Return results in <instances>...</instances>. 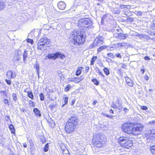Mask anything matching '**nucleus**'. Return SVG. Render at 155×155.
I'll return each instance as SVG.
<instances>
[{
	"instance_id": "f257e3e1",
	"label": "nucleus",
	"mask_w": 155,
	"mask_h": 155,
	"mask_svg": "<svg viewBox=\"0 0 155 155\" xmlns=\"http://www.w3.org/2000/svg\"><path fill=\"white\" fill-rule=\"evenodd\" d=\"M71 36L72 38L71 42V45L75 48H78L81 44H83L85 42L84 35V32L83 31H78L74 34L72 32Z\"/></svg>"
},
{
	"instance_id": "f03ea898",
	"label": "nucleus",
	"mask_w": 155,
	"mask_h": 155,
	"mask_svg": "<svg viewBox=\"0 0 155 155\" xmlns=\"http://www.w3.org/2000/svg\"><path fill=\"white\" fill-rule=\"evenodd\" d=\"M77 117L73 116L69 119L66 123L65 130L67 133H71L76 129V126L78 124Z\"/></svg>"
},
{
	"instance_id": "7ed1b4c3",
	"label": "nucleus",
	"mask_w": 155,
	"mask_h": 155,
	"mask_svg": "<svg viewBox=\"0 0 155 155\" xmlns=\"http://www.w3.org/2000/svg\"><path fill=\"white\" fill-rule=\"evenodd\" d=\"M103 138L104 136L101 134L94 135L93 138V142L94 145L99 147L104 146L105 142Z\"/></svg>"
},
{
	"instance_id": "20e7f679",
	"label": "nucleus",
	"mask_w": 155,
	"mask_h": 155,
	"mask_svg": "<svg viewBox=\"0 0 155 155\" xmlns=\"http://www.w3.org/2000/svg\"><path fill=\"white\" fill-rule=\"evenodd\" d=\"M50 40L46 37L41 38L38 43V49L43 51L44 48L48 47L50 45Z\"/></svg>"
},
{
	"instance_id": "39448f33",
	"label": "nucleus",
	"mask_w": 155,
	"mask_h": 155,
	"mask_svg": "<svg viewBox=\"0 0 155 155\" xmlns=\"http://www.w3.org/2000/svg\"><path fill=\"white\" fill-rule=\"evenodd\" d=\"M119 143L121 146L128 149L133 145L132 141L125 137H120L119 140Z\"/></svg>"
},
{
	"instance_id": "423d86ee",
	"label": "nucleus",
	"mask_w": 155,
	"mask_h": 155,
	"mask_svg": "<svg viewBox=\"0 0 155 155\" xmlns=\"http://www.w3.org/2000/svg\"><path fill=\"white\" fill-rule=\"evenodd\" d=\"M144 126L141 123H133V135H138L140 134L143 130Z\"/></svg>"
},
{
	"instance_id": "0eeeda50",
	"label": "nucleus",
	"mask_w": 155,
	"mask_h": 155,
	"mask_svg": "<svg viewBox=\"0 0 155 155\" xmlns=\"http://www.w3.org/2000/svg\"><path fill=\"white\" fill-rule=\"evenodd\" d=\"M122 130L124 132L128 134L133 135V123L127 122L123 124L122 127Z\"/></svg>"
},
{
	"instance_id": "6e6552de",
	"label": "nucleus",
	"mask_w": 155,
	"mask_h": 155,
	"mask_svg": "<svg viewBox=\"0 0 155 155\" xmlns=\"http://www.w3.org/2000/svg\"><path fill=\"white\" fill-rule=\"evenodd\" d=\"M46 57L49 59L55 60L57 58L63 59L65 57V56L61 53L57 52L55 53L49 54L46 56Z\"/></svg>"
},
{
	"instance_id": "1a4fd4ad",
	"label": "nucleus",
	"mask_w": 155,
	"mask_h": 155,
	"mask_svg": "<svg viewBox=\"0 0 155 155\" xmlns=\"http://www.w3.org/2000/svg\"><path fill=\"white\" fill-rule=\"evenodd\" d=\"M79 24L81 26L87 28L88 27V26H85V25H89L91 26L92 25V22L89 19L83 18L79 21Z\"/></svg>"
},
{
	"instance_id": "9d476101",
	"label": "nucleus",
	"mask_w": 155,
	"mask_h": 155,
	"mask_svg": "<svg viewBox=\"0 0 155 155\" xmlns=\"http://www.w3.org/2000/svg\"><path fill=\"white\" fill-rule=\"evenodd\" d=\"M152 134H145V136L147 138V142L148 143H152L155 140L154 136H152Z\"/></svg>"
},
{
	"instance_id": "9b49d317",
	"label": "nucleus",
	"mask_w": 155,
	"mask_h": 155,
	"mask_svg": "<svg viewBox=\"0 0 155 155\" xmlns=\"http://www.w3.org/2000/svg\"><path fill=\"white\" fill-rule=\"evenodd\" d=\"M104 38L102 36H99L97 37L95 40L94 43H96V45L100 46L103 43Z\"/></svg>"
},
{
	"instance_id": "f8f14e48",
	"label": "nucleus",
	"mask_w": 155,
	"mask_h": 155,
	"mask_svg": "<svg viewBox=\"0 0 155 155\" xmlns=\"http://www.w3.org/2000/svg\"><path fill=\"white\" fill-rule=\"evenodd\" d=\"M22 56V53L20 50L16 51L15 52L14 57V59L16 61H18L19 60Z\"/></svg>"
},
{
	"instance_id": "ddd939ff",
	"label": "nucleus",
	"mask_w": 155,
	"mask_h": 155,
	"mask_svg": "<svg viewBox=\"0 0 155 155\" xmlns=\"http://www.w3.org/2000/svg\"><path fill=\"white\" fill-rule=\"evenodd\" d=\"M127 34H124L121 33H118V34H114V36L116 37L119 38L120 39H125L127 37Z\"/></svg>"
},
{
	"instance_id": "4468645a",
	"label": "nucleus",
	"mask_w": 155,
	"mask_h": 155,
	"mask_svg": "<svg viewBox=\"0 0 155 155\" xmlns=\"http://www.w3.org/2000/svg\"><path fill=\"white\" fill-rule=\"evenodd\" d=\"M58 8L61 10H64L66 7V5L64 2L63 1H60L59 2L58 4Z\"/></svg>"
},
{
	"instance_id": "2eb2a0df",
	"label": "nucleus",
	"mask_w": 155,
	"mask_h": 155,
	"mask_svg": "<svg viewBox=\"0 0 155 155\" xmlns=\"http://www.w3.org/2000/svg\"><path fill=\"white\" fill-rule=\"evenodd\" d=\"M125 79L126 83L130 87H132L133 85V81L128 77H125Z\"/></svg>"
},
{
	"instance_id": "dca6fc26",
	"label": "nucleus",
	"mask_w": 155,
	"mask_h": 155,
	"mask_svg": "<svg viewBox=\"0 0 155 155\" xmlns=\"http://www.w3.org/2000/svg\"><path fill=\"white\" fill-rule=\"evenodd\" d=\"M7 76L8 78H14L15 77V75L13 73L12 71L9 70L7 73Z\"/></svg>"
},
{
	"instance_id": "f3484780",
	"label": "nucleus",
	"mask_w": 155,
	"mask_h": 155,
	"mask_svg": "<svg viewBox=\"0 0 155 155\" xmlns=\"http://www.w3.org/2000/svg\"><path fill=\"white\" fill-rule=\"evenodd\" d=\"M111 11L112 13L114 14H119L121 12L120 10L119 9L116 8H113L111 9Z\"/></svg>"
},
{
	"instance_id": "a211bd4d",
	"label": "nucleus",
	"mask_w": 155,
	"mask_h": 155,
	"mask_svg": "<svg viewBox=\"0 0 155 155\" xmlns=\"http://www.w3.org/2000/svg\"><path fill=\"white\" fill-rule=\"evenodd\" d=\"M33 112L35 113V115L38 117H39L41 115L40 111L37 108H35L33 109Z\"/></svg>"
},
{
	"instance_id": "6ab92c4d",
	"label": "nucleus",
	"mask_w": 155,
	"mask_h": 155,
	"mask_svg": "<svg viewBox=\"0 0 155 155\" xmlns=\"http://www.w3.org/2000/svg\"><path fill=\"white\" fill-rule=\"evenodd\" d=\"M107 46L106 45H103L97 49V53L101 52L103 50L106 48Z\"/></svg>"
},
{
	"instance_id": "aec40b11",
	"label": "nucleus",
	"mask_w": 155,
	"mask_h": 155,
	"mask_svg": "<svg viewBox=\"0 0 155 155\" xmlns=\"http://www.w3.org/2000/svg\"><path fill=\"white\" fill-rule=\"evenodd\" d=\"M130 5H125L122 4L120 5L119 8L120 9H123L124 8H130Z\"/></svg>"
},
{
	"instance_id": "412c9836",
	"label": "nucleus",
	"mask_w": 155,
	"mask_h": 155,
	"mask_svg": "<svg viewBox=\"0 0 155 155\" xmlns=\"http://www.w3.org/2000/svg\"><path fill=\"white\" fill-rule=\"evenodd\" d=\"M83 68L82 67H80L78 68L76 73V75L78 76L80 74L81 72L82 69H83Z\"/></svg>"
},
{
	"instance_id": "4be33fe9",
	"label": "nucleus",
	"mask_w": 155,
	"mask_h": 155,
	"mask_svg": "<svg viewBox=\"0 0 155 155\" xmlns=\"http://www.w3.org/2000/svg\"><path fill=\"white\" fill-rule=\"evenodd\" d=\"M5 5L3 1H0V10L3 9L5 7Z\"/></svg>"
},
{
	"instance_id": "5701e85b",
	"label": "nucleus",
	"mask_w": 155,
	"mask_h": 155,
	"mask_svg": "<svg viewBox=\"0 0 155 155\" xmlns=\"http://www.w3.org/2000/svg\"><path fill=\"white\" fill-rule=\"evenodd\" d=\"M9 128L12 133H14L15 132V128L12 124H11L9 126Z\"/></svg>"
},
{
	"instance_id": "b1692460",
	"label": "nucleus",
	"mask_w": 155,
	"mask_h": 155,
	"mask_svg": "<svg viewBox=\"0 0 155 155\" xmlns=\"http://www.w3.org/2000/svg\"><path fill=\"white\" fill-rule=\"evenodd\" d=\"M27 93L28 96V97H29L31 99H34V98H34V96H33V94L31 92V91L30 92L28 91L27 92Z\"/></svg>"
},
{
	"instance_id": "393cba45",
	"label": "nucleus",
	"mask_w": 155,
	"mask_h": 155,
	"mask_svg": "<svg viewBox=\"0 0 155 155\" xmlns=\"http://www.w3.org/2000/svg\"><path fill=\"white\" fill-rule=\"evenodd\" d=\"M146 133L149 134H152V136H154L153 135L155 134V130L152 129L151 130H149Z\"/></svg>"
},
{
	"instance_id": "a878e982",
	"label": "nucleus",
	"mask_w": 155,
	"mask_h": 155,
	"mask_svg": "<svg viewBox=\"0 0 155 155\" xmlns=\"http://www.w3.org/2000/svg\"><path fill=\"white\" fill-rule=\"evenodd\" d=\"M27 51H25L23 55V61L24 62L26 61V58L27 57Z\"/></svg>"
},
{
	"instance_id": "bb28decb",
	"label": "nucleus",
	"mask_w": 155,
	"mask_h": 155,
	"mask_svg": "<svg viewBox=\"0 0 155 155\" xmlns=\"http://www.w3.org/2000/svg\"><path fill=\"white\" fill-rule=\"evenodd\" d=\"M150 150L152 153L155 152V145L150 146Z\"/></svg>"
},
{
	"instance_id": "cd10ccee",
	"label": "nucleus",
	"mask_w": 155,
	"mask_h": 155,
	"mask_svg": "<svg viewBox=\"0 0 155 155\" xmlns=\"http://www.w3.org/2000/svg\"><path fill=\"white\" fill-rule=\"evenodd\" d=\"M97 56L93 57L91 60V64L93 65L94 64V62L97 59Z\"/></svg>"
},
{
	"instance_id": "c85d7f7f",
	"label": "nucleus",
	"mask_w": 155,
	"mask_h": 155,
	"mask_svg": "<svg viewBox=\"0 0 155 155\" xmlns=\"http://www.w3.org/2000/svg\"><path fill=\"white\" fill-rule=\"evenodd\" d=\"M104 72L107 75H108L110 74V72L109 70L107 69V68H104Z\"/></svg>"
},
{
	"instance_id": "c756f323",
	"label": "nucleus",
	"mask_w": 155,
	"mask_h": 155,
	"mask_svg": "<svg viewBox=\"0 0 155 155\" xmlns=\"http://www.w3.org/2000/svg\"><path fill=\"white\" fill-rule=\"evenodd\" d=\"M134 18L128 17L126 19V21L127 22H132L134 21Z\"/></svg>"
},
{
	"instance_id": "7c9ffc66",
	"label": "nucleus",
	"mask_w": 155,
	"mask_h": 155,
	"mask_svg": "<svg viewBox=\"0 0 155 155\" xmlns=\"http://www.w3.org/2000/svg\"><path fill=\"white\" fill-rule=\"evenodd\" d=\"M49 149L48 143H46L45 147L44 149V150L45 152H46L48 151Z\"/></svg>"
},
{
	"instance_id": "2f4dec72",
	"label": "nucleus",
	"mask_w": 155,
	"mask_h": 155,
	"mask_svg": "<svg viewBox=\"0 0 155 155\" xmlns=\"http://www.w3.org/2000/svg\"><path fill=\"white\" fill-rule=\"evenodd\" d=\"M12 97L13 100L15 102H16L18 99L16 94L15 93H13L12 94Z\"/></svg>"
},
{
	"instance_id": "473e14b6",
	"label": "nucleus",
	"mask_w": 155,
	"mask_h": 155,
	"mask_svg": "<svg viewBox=\"0 0 155 155\" xmlns=\"http://www.w3.org/2000/svg\"><path fill=\"white\" fill-rule=\"evenodd\" d=\"M126 43H119L117 44L118 47H124L126 45Z\"/></svg>"
},
{
	"instance_id": "72a5a7b5",
	"label": "nucleus",
	"mask_w": 155,
	"mask_h": 155,
	"mask_svg": "<svg viewBox=\"0 0 155 155\" xmlns=\"http://www.w3.org/2000/svg\"><path fill=\"white\" fill-rule=\"evenodd\" d=\"M71 88V86L69 84H68V86L65 88L64 91L65 92L68 91Z\"/></svg>"
},
{
	"instance_id": "f704fd0d",
	"label": "nucleus",
	"mask_w": 155,
	"mask_h": 155,
	"mask_svg": "<svg viewBox=\"0 0 155 155\" xmlns=\"http://www.w3.org/2000/svg\"><path fill=\"white\" fill-rule=\"evenodd\" d=\"M107 55L108 57L111 58H114V54L111 53H110L107 54Z\"/></svg>"
},
{
	"instance_id": "c9c22d12",
	"label": "nucleus",
	"mask_w": 155,
	"mask_h": 155,
	"mask_svg": "<svg viewBox=\"0 0 155 155\" xmlns=\"http://www.w3.org/2000/svg\"><path fill=\"white\" fill-rule=\"evenodd\" d=\"M57 25V24L56 23H54L52 25L51 28H52L53 29H56Z\"/></svg>"
},
{
	"instance_id": "e433bc0d",
	"label": "nucleus",
	"mask_w": 155,
	"mask_h": 155,
	"mask_svg": "<svg viewBox=\"0 0 155 155\" xmlns=\"http://www.w3.org/2000/svg\"><path fill=\"white\" fill-rule=\"evenodd\" d=\"M68 97H66L65 98L64 102V104H63L62 107H63L68 102Z\"/></svg>"
},
{
	"instance_id": "4c0bfd02",
	"label": "nucleus",
	"mask_w": 155,
	"mask_h": 155,
	"mask_svg": "<svg viewBox=\"0 0 155 155\" xmlns=\"http://www.w3.org/2000/svg\"><path fill=\"white\" fill-rule=\"evenodd\" d=\"M92 81L94 83V84L96 85H98L99 83L98 81L95 79H93L92 80Z\"/></svg>"
},
{
	"instance_id": "58836bf2",
	"label": "nucleus",
	"mask_w": 155,
	"mask_h": 155,
	"mask_svg": "<svg viewBox=\"0 0 155 155\" xmlns=\"http://www.w3.org/2000/svg\"><path fill=\"white\" fill-rule=\"evenodd\" d=\"M29 104L30 107H34L35 105L34 103L31 100L29 101Z\"/></svg>"
},
{
	"instance_id": "ea45409f",
	"label": "nucleus",
	"mask_w": 155,
	"mask_h": 155,
	"mask_svg": "<svg viewBox=\"0 0 155 155\" xmlns=\"http://www.w3.org/2000/svg\"><path fill=\"white\" fill-rule=\"evenodd\" d=\"M0 95L5 96L6 95V92L5 91H1L0 92Z\"/></svg>"
},
{
	"instance_id": "a19ab883",
	"label": "nucleus",
	"mask_w": 155,
	"mask_h": 155,
	"mask_svg": "<svg viewBox=\"0 0 155 155\" xmlns=\"http://www.w3.org/2000/svg\"><path fill=\"white\" fill-rule=\"evenodd\" d=\"M39 65L38 64H36L34 66V68H36L38 72V71L39 70Z\"/></svg>"
},
{
	"instance_id": "79ce46f5",
	"label": "nucleus",
	"mask_w": 155,
	"mask_h": 155,
	"mask_svg": "<svg viewBox=\"0 0 155 155\" xmlns=\"http://www.w3.org/2000/svg\"><path fill=\"white\" fill-rule=\"evenodd\" d=\"M111 107L114 109L118 108V106L114 104L113 102L112 103L111 105Z\"/></svg>"
},
{
	"instance_id": "37998d69",
	"label": "nucleus",
	"mask_w": 155,
	"mask_h": 155,
	"mask_svg": "<svg viewBox=\"0 0 155 155\" xmlns=\"http://www.w3.org/2000/svg\"><path fill=\"white\" fill-rule=\"evenodd\" d=\"M40 100L41 101L44 100V96L43 93H41L40 94Z\"/></svg>"
},
{
	"instance_id": "c03bdc74",
	"label": "nucleus",
	"mask_w": 155,
	"mask_h": 155,
	"mask_svg": "<svg viewBox=\"0 0 155 155\" xmlns=\"http://www.w3.org/2000/svg\"><path fill=\"white\" fill-rule=\"evenodd\" d=\"M115 56H116V57H117V58H122V56L120 53H116L115 54Z\"/></svg>"
},
{
	"instance_id": "a18cd8bd",
	"label": "nucleus",
	"mask_w": 155,
	"mask_h": 155,
	"mask_svg": "<svg viewBox=\"0 0 155 155\" xmlns=\"http://www.w3.org/2000/svg\"><path fill=\"white\" fill-rule=\"evenodd\" d=\"M4 103L5 104H7L9 106V104L8 102V101L7 99H5L4 100Z\"/></svg>"
},
{
	"instance_id": "49530a36",
	"label": "nucleus",
	"mask_w": 155,
	"mask_h": 155,
	"mask_svg": "<svg viewBox=\"0 0 155 155\" xmlns=\"http://www.w3.org/2000/svg\"><path fill=\"white\" fill-rule=\"evenodd\" d=\"M120 30L121 31V29H119V28L115 30H114V33L118 34V33H120V32H119V31Z\"/></svg>"
},
{
	"instance_id": "de8ad7c7",
	"label": "nucleus",
	"mask_w": 155,
	"mask_h": 155,
	"mask_svg": "<svg viewBox=\"0 0 155 155\" xmlns=\"http://www.w3.org/2000/svg\"><path fill=\"white\" fill-rule=\"evenodd\" d=\"M56 106V104H53L50 105L49 107L51 110L53 109V108L54 107H55Z\"/></svg>"
},
{
	"instance_id": "09e8293b",
	"label": "nucleus",
	"mask_w": 155,
	"mask_h": 155,
	"mask_svg": "<svg viewBox=\"0 0 155 155\" xmlns=\"http://www.w3.org/2000/svg\"><path fill=\"white\" fill-rule=\"evenodd\" d=\"M27 41L28 43H31V44L33 43V40L32 39L29 38L27 40Z\"/></svg>"
},
{
	"instance_id": "8fccbe9b",
	"label": "nucleus",
	"mask_w": 155,
	"mask_h": 155,
	"mask_svg": "<svg viewBox=\"0 0 155 155\" xmlns=\"http://www.w3.org/2000/svg\"><path fill=\"white\" fill-rule=\"evenodd\" d=\"M136 14L138 16H141L142 15V13L140 11H138L137 12Z\"/></svg>"
},
{
	"instance_id": "3c124183",
	"label": "nucleus",
	"mask_w": 155,
	"mask_h": 155,
	"mask_svg": "<svg viewBox=\"0 0 155 155\" xmlns=\"http://www.w3.org/2000/svg\"><path fill=\"white\" fill-rule=\"evenodd\" d=\"M6 82L7 83L8 85H10L11 83V82L10 80H9L8 79H5V80Z\"/></svg>"
},
{
	"instance_id": "603ef678",
	"label": "nucleus",
	"mask_w": 155,
	"mask_h": 155,
	"mask_svg": "<svg viewBox=\"0 0 155 155\" xmlns=\"http://www.w3.org/2000/svg\"><path fill=\"white\" fill-rule=\"evenodd\" d=\"M105 58H106V61L108 62H110L112 61V60L110 59L107 57H105Z\"/></svg>"
},
{
	"instance_id": "864d4df0",
	"label": "nucleus",
	"mask_w": 155,
	"mask_h": 155,
	"mask_svg": "<svg viewBox=\"0 0 155 155\" xmlns=\"http://www.w3.org/2000/svg\"><path fill=\"white\" fill-rule=\"evenodd\" d=\"M141 109L144 110H147L148 109L147 107L146 106H142L141 107Z\"/></svg>"
},
{
	"instance_id": "5fc2aeb1",
	"label": "nucleus",
	"mask_w": 155,
	"mask_h": 155,
	"mask_svg": "<svg viewBox=\"0 0 155 155\" xmlns=\"http://www.w3.org/2000/svg\"><path fill=\"white\" fill-rule=\"evenodd\" d=\"M63 153L64 154L65 153L66 154H68L69 153L68 151L67 150H63Z\"/></svg>"
},
{
	"instance_id": "6e6d98bb",
	"label": "nucleus",
	"mask_w": 155,
	"mask_h": 155,
	"mask_svg": "<svg viewBox=\"0 0 155 155\" xmlns=\"http://www.w3.org/2000/svg\"><path fill=\"white\" fill-rule=\"evenodd\" d=\"M29 142L30 144V145L31 146L33 143V142L32 140L31 139H28Z\"/></svg>"
},
{
	"instance_id": "4d7b16f0",
	"label": "nucleus",
	"mask_w": 155,
	"mask_h": 155,
	"mask_svg": "<svg viewBox=\"0 0 155 155\" xmlns=\"http://www.w3.org/2000/svg\"><path fill=\"white\" fill-rule=\"evenodd\" d=\"M95 70L96 72L98 74L101 71L97 67L96 68H95Z\"/></svg>"
},
{
	"instance_id": "13d9d810",
	"label": "nucleus",
	"mask_w": 155,
	"mask_h": 155,
	"mask_svg": "<svg viewBox=\"0 0 155 155\" xmlns=\"http://www.w3.org/2000/svg\"><path fill=\"white\" fill-rule=\"evenodd\" d=\"M106 117H108V118H112L113 117H114V116L113 115H111V116H110V115H109L107 114H105L104 115Z\"/></svg>"
},
{
	"instance_id": "bf43d9fd",
	"label": "nucleus",
	"mask_w": 155,
	"mask_h": 155,
	"mask_svg": "<svg viewBox=\"0 0 155 155\" xmlns=\"http://www.w3.org/2000/svg\"><path fill=\"white\" fill-rule=\"evenodd\" d=\"M75 79H77L78 80H76V81H77V82L78 83L81 81V79L79 78H74Z\"/></svg>"
},
{
	"instance_id": "052dcab7",
	"label": "nucleus",
	"mask_w": 155,
	"mask_h": 155,
	"mask_svg": "<svg viewBox=\"0 0 155 155\" xmlns=\"http://www.w3.org/2000/svg\"><path fill=\"white\" fill-rule=\"evenodd\" d=\"M146 35H139V37L140 38H143L145 36H146Z\"/></svg>"
},
{
	"instance_id": "680f3d73",
	"label": "nucleus",
	"mask_w": 155,
	"mask_h": 155,
	"mask_svg": "<svg viewBox=\"0 0 155 155\" xmlns=\"http://www.w3.org/2000/svg\"><path fill=\"white\" fill-rule=\"evenodd\" d=\"M124 110L125 111V113H127L129 111V109H127V108L125 107L124 108Z\"/></svg>"
},
{
	"instance_id": "e2e57ef3",
	"label": "nucleus",
	"mask_w": 155,
	"mask_h": 155,
	"mask_svg": "<svg viewBox=\"0 0 155 155\" xmlns=\"http://www.w3.org/2000/svg\"><path fill=\"white\" fill-rule=\"evenodd\" d=\"M98 74L101 76H102L103 78H104V74H103L100 71Z\"/></svg>"
},
{
	"instance_id": "0e129e2a",
	"label": "nucleus",
	"mask_w": 155,
	"mask_h": 155,
	"mask_svg": "<svg viewBox=\"0 0 155 155\" xmlns=\"http://www.w3.org/2000/svg\"><path fill=\"white\" fill-rule=\"evenodd\" d=\"M144 59L145 60H150V58L148 57V56H145L144 58Z\"/></svg>"
},
{
	"instance_id": "69168bd1",
	"label": "nucleus",
	"mask_w": 155,
	"mask_h": 155,
	"mask_svg": "<svg viewBox=\"0 0 155 155\" xmlns=\"http://www.w3.org/2000/svg\"><path fill=\"white\" fill-rule=\"evenodd\" d=\"M118 105H117L118 106V108L120 107L121 106V104L119 102V100H118V102L117 103Z\"/></svg>"
},
{
	"instance_id": "338daca9",
	"label": "nucleus",
	"mask_w": 155,
	"mask_h": 155,
	"mask_svg": "<svg viewBox=\"0 0 155 155\" xmlns=\"http://www.w3.org/2000/svg\"><path fill=\"white\" fill-rule=\"evenodd\" d=\"M97 101H94L93 103V105H96V104L97 103Z\"/></svg>"
},
{
	"instance_id": "774afa93",
	"label": "nucleus",
	"mask_w": 155,
	"mask_h": 155,
	"mask_svg": "<svg viewBox=\"0 0 155 155\" xmlns=\"http://www.w3.org/2000/svg\"><path fill=\"white\" fill-rule=\"evenodd\" d=\"M23 146L24 147L26 148L27 147V145L26 143H23Z\"/></svg>"
}]
</instances>
